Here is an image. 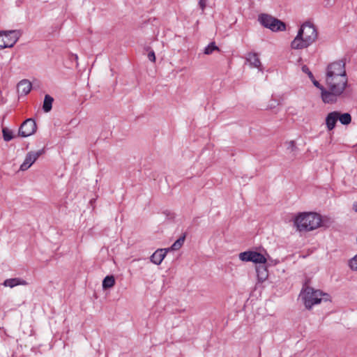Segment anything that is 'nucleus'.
Returning a JSON list of instances; mask_svg holds the SVG:
<instances>
[{"mask_svg": "<svg viewBox=\"0 0 357 357\" xmlns=\"http://www.w3.org/2000/svg\"><path fill=\"white\" fill-rule=\"evenodd\" d=\"M289 144H290V146H291V147H294V142L293 141L290 142V143H289Z\"/></svg>", "mask_w": 357, "mask_h": 357, "instance_id": "2f4dec72", "label": "nucleus"}, {"mask_svg": "<svg viewBox=\"0 0 357 357\" xmlns=\"http://www.w3.org/2000/svg\"><path fill=\"white\" fill-rule=\"evenodd\" d=\"M206 3V0H199V4L202 10H204L205 8Z\"/></svg>", "mask_w": 357, "mask_h": 357, "instance_id": "c756f323", "label": "nucleus"}, {"mask_svg": "<svg viewBox=\"0 0 357 357\" xmlns=\"http://www.w3.org/2000/svg\"><path fill=\"white\" fill-rule=\"evenodd\" d=\"M3 137L4 141L9 142L13 138V131L7 128H3L2 130Z\"/></svg>", "mask_w": 357, "mask_h": 357, "instance_id": "4be33fe9", "label": "nucleus"}, {"mask_svg": "<svg viewBox=\"0 0 357 357\" xmlns=\"http://www.w3.org/2000/svg\"><path fill=\"white\" fill-rule=\"evenodd\" d=\"M239 259L243 261H252L256 264H266V259L261 253L255 251H246L239 254Z\"/></svg>", "mask_w": 357, "mask_h": 357, "instance_id": "6e6552de", "label": "nucleus"}, {"mask_svg": "<svg viewBox=\"0 0 357 357\" xmlns=\"http://www.w3.org/2000/svg\"><path fill=\"white\" fill-rule=\"evenodd\" d=\"M36 123L32 119L25 120L19 129V135L22 137H26L34 134L36 131Z\"/></svg>", "mask_w": 357, "mask_h": 357, "instance_id": "1a4fd4ad", "label": "nucleus"}, {"mask_svg": "<svg viewBox=\"0 0 357 357\" xmlns=\"http://www.w3.org/2000/svg\"><path fill=\"white\" fill-rule=\"evenodd\" d=\"M353 208L355 211L357 212V202L354 204Z\"/></svg>", "mask_w": 357, "mask_h": 357, "instance_id": "7c9ffc66", "label": "nucleus"}, {"mask_svg": "<svg viewBox=\"0 0 357 357\" xmlns=\"http://www.w3.org/2000/svg\"><path fill=\"white\" fill-rule=\"evenodd\" d=\"M27 282L26 280L20 278H9L4 280L3 285L5 287H8L10 288H13L18 285H26Z\"/></svg>", "mask_w": 357, "mask_h": 357, "instance_id": "dca6fc26", "label": "nucleus"}, {"mask_svg": "<svg viewBox=\"0 0 357 357\" xmlns=\"http://www.w3.org/2000/svg\"><path fill=\"white\" fill-rule=\"evenodd\" d=\"M312 82L313 84L321 91V97L323 102L324 103L328 104V101H326V100L324 98L325 97L324 96V91H328V89H326L325 87H324L321 84H320V83L318 81L314 79V78L312 79Z\"/></svg>", "mask_w": 357, "mask_h": 357, "instance_id": "aec40b11", "label": "nucleus"}, {"mask_svg": "<svg viewBox=\"0 0 357 357\" xmlns=\"http://www.w3.org/2000/svg\"><path fill=\"white\" fill-rule=\"evenodd\" d=\"M257 276L259 282L265 281L268 275L266 264H259L256 267Z\"/></svg>", "mask_w": 357, "mask_h": 357, "instance_id": "4468645a", "label": "nucleus"}, {"mask_svg": "<svg viewBox=\"0 0 357 357\" xmlns=\"http://www.w3.org/2000/svg\"><path fill=\"white\" fill-rule=\"evenodd\" d=\"M181 248V246L180 245H178V244H177V243L175 241V242L172 245V246H171L170 248H165V249H166V250H168V252H169V250H173V251H174V250H179Z\"/></svg>", "mask_w": 357, "mask_h": 357, "instance_id": "cd10ccee", "label": "nucleus"}, {"mask_svg": "<svg viewBox=\"0 0 357 357\" xmlns=\"http://www.w3.org/2000/svg\"><path fill=\"white\" fill-rule=\"evenodd\" d=\"M338 112L337 111H333L331 112H329L325 119L326 126L328 130V131L333 130L336 126V123L338 121Z\"/></svg>", "mask_w": 357, "mask_h": 357, "instance_id": "9b49d317", "label": "nucleus"}, {"mask_svg": "<svg viewBox=\"0 0 357 357\" xmlns=\"http://www.w3.org/2000/svg\"><path fill=\"white\" fill-rule=\"evenodd\" d=\"M302 71L306 73L308 75L309 78L311 80H312V79L314 78L313 74L307 66H303L302 67Z\"/></svg>", "mask_w": 357, "mask_h": 357, "instance_id": "b1692460", "label": "nucleus"}, {"mask_svg": "<svg viewBox=\"0 0 357 357\" xmlns=\"http://www.w3.org/2000/svg\"><path fill=\"white\" fill-rule=\"evenodd\" d=\"M246 61L250 63V66L252 68H259V70H261V61L259 59V56L257 53L249 52L246 55Z\"/></svg>", "mask_w": 357, "mask_h": 357, "instance_id": "2eb2a0df", "label": "nucleus"}, {"mask_svg": "<svg viewBox=\"0 0 357 357\" xmlns=\"http://www.w3.org/2000/svg\"><path fill=\"white\" fill-rule=\"evenodd\" d=\"M185 237H186V233H183L182 234L181 236H180L176 241V242L177 243V244L180 245L181 247L182 245H183L184 243V241H185Z\"/></svg>", "mask_w": 357, "mask_h": 357, "instance_id": "a878e982", "label": "nucleus"}, {"mask_svg": "<svg viewBox=\"0 0 357 357\" xmlns=\"http://www.w3.org/2000/svg\"><path fill=\"white\" fill-rule=\"evenodd\" d=\"M279 105V102L277 100H270L267 108L268 109H274Z\"/></svg>", "mask_w": 357, "mask_h": 357, "instance_id": "393cba45", "label": "nucleus"}, {"mask_svg": "<svg viewBox=\"0 0 357 357\" xmlns=\"http://www.w3.org/2000/svg\"><path fill=\"white\" fill-rule=\"evenodd\" d=\"M115 284V279L113 275H107L102 281V288L107 289L112 287Z\"/></svg>", "mask_w": 357, "mask_h": 357, "instance_id": "6ab92c4d", "label": "nucleus"}, {"mask_svg": "<svg viewBox=\"0 0 357 357\" xmlns=\"http://www.w3.org/2000/svg\"><path fill=\"white\" fill-rule=\"evenodd\" d=\"M168 252V250L165 249H158L156 251L153 252V254L151 256L150 260L152 263L160 265L164 258L165 257L167 253Z\"/></svg>", "mask_w": 357, "mask_h": 357, "instance_id": "f8f14e48", "label": "nucleus"}, {"mask_svg": "<svg viewBox=\"0 0 357 357\" xmlns=\"http://www.w3.org/2000/svg\"><path fill=\"white\" fill-rule=\"evenodd\" d=\"M325 82L328 91H324V98L328 101V104L335 103L347 87L348 77L347 76L325 77Z\"/></svg>", "mask_w": 357, "mask_h": 357, "instance_id": "f257e3e1", "label": "nucleus"}, {"mask_svg": "<svg viewBox=\"0 0 357 357\" xmlns=\"http://www.w3.org/2000/svg\"><path fill=\"white\" fill-rule=\"evenodd\" d=\"M32 84L27 79L21 80L17 84V92L20 95L26 96L31 90Z\"/></svg>", "mask_w": 357, "mask_h": 357, "instance_id": "ddd939ff", "label": "nucleus"}, {"mask_svg": "<svg viewBox=\"0 0 357 357\" xmlns=\"http://www.w3.org/2000/svg\"><path fill=\"white\" fill-rule=\"evenodd\" d=\"M317 38V31L315 26L305 22L299 29L298 33L291 43V47L294 50H302L312 45Z\"/></svg>", "mask_w": 357, "mask_h": 357, "instance_id": "f03ea898", "label": "nucleus"}, {"mask_svg": "<svg viewBox=\"0 0 357 357\" xmlns=\"http://www.w3.org/2000/svg\"><path fill=\"white\" fill-rule=\"evenodd\" d=\"M300 297L305 307L310 310L314 305L319 304L322 300H327L328 295L319 289L306 287L301 291Z\"/></svg>", "mask_w": 357, "mask_h": 357, "instance_id": "20e7f679", "label": "nucleus"}, {"mask_svg": "<svg viewBox=\"0 0 357 357\" xmlns=\"http://www.w3.org/2000/svg\"><path fill=\"white\" fill-rule=\"evenodd\" d=\"M337 116L338 120L342 125L347 126L351 122V116L349 113L341 114L338 112Z\"/></svg>", "mask_w": 357, "mask_h": 357, "instance_id": "a211bd4d", "label": "nucleus"}, {"mask_svg": "<svg viewBox=\"0 0 357 357\" xmlns=\"http://www.w3.org/2000/svg\"><path fill=\"white\" fill-rule=\"evenodd\" d=\"M44 149L38 150V151L29 152L24 158L23 163L20 165V170H27L38 158L40 155L44 153Z\"/></svg>", "mask_w": 357, "mask_h": 357, "instance_id": "9d476101", "label": "nucleus"}, {"mask_svg": "<svg viewBox=\"0 0 357 357\" xmlns=\"http://www.w3.org/2000/svg\"><path fill=\"white\" fill-rule=\"evenodd\" d=\"M258 21L263 26L274 32L282 31L286 29V24L283 22L268 14H260Z\"/></svg>", "mask_w": 357, "mask_h": 357, "instance_id": "39448f33", "label": "nucleus"}, {"mask_svg": "<svg viewBox=\"0 0 357 357\" xmlns=\"http://www.w3.org/2000/svg\"><path fill=\"white\" fill-rule=\"evenodd\" d=\"M346 58L330 63L326 68V77L347 76L346 72Z\"/></svg>", "mask_w": 357, "mask_h": 357, "instance_id": "423d86ee", "label": "nucleus"}, {"mask_svg": "<svg viewBox=\"0 0 357 357\" xmlns=\"http://www.w3.org/2000/svg\"><path fill=\"white\" fill-rule=\"evenodd\" d=\"M349 265L352 270L357 271V255L350 259Z\"/></svg>", "mask_w": 357, "mask_h": 357, "instance_id": "5701e85b", "label": "nucleus"}, {"mask_svg": "<svg viewBox=\"0 0 357 357\" xmlns=\"http://www.w3.org/2000/svg\"><path fill=\"white\" fill-rule=\"evenodd\" d=\"M53 101L54 98L52 96L45 95L43 105V109L45 112H49L52 109Z\"/></svg>", "mask_w": 357, "mask_h": 357, "instance_id": "f3484780", "label": "nucleus"}, {"mask_svg": "<svg viewBox=\"0 0 357 357\" xmlns=\"http://www.w3.org/2000/svg\"><path fill=\"white\" fill-rule=\"evenodd\" d=\"M148 58L151 61L155 62V56L153 51H151L149 52L148 54Z\"/></svg>", "mask_w": 357, "mask_h": 357, "instance_id": "c85d7f7f", "label": "nucleus"}, {"mask_svg": "<svg viewBox=\"0 0 357 357\" xmlns=\"http://www.w3.org/2000/svg\"><path fill=\"white\" fill-rule=\"evenodd\" d=\"M20 33L17 30L0 31V49L10 48L17 43Z\"/></svg>", "mask_w": 357, "mask_h": 357, "instance_id": "0eeeda50", "label": "nucleus"}, {"mask_svg": "<svg viewBox=\"0 0 357 357\" xmlns=\"http://www.w3.org/2000/svg\"><path fill=\"white\" fill-rule=\"evenodd\" d=\"M185 237H186V233H183L182 234L181 236H180L176 241V242L177 243V244L180 245L181 247L182 245H183L184 243V241H185Z\"/></svg>", "mask_w": 357, "mask_h": 357, "instance_id": "bb28decb", "label": "nucleus"}, {"mask_svg": "<svg viewBox=\"0 0 357 357\" xmlns=\"http://www.w3.org/2000/svg\"><path fill=\"white\" fill-rule=\"evenodd\" d=\"M220 51L218 46L215 45L214 42L209 43L204 50V53L206 55L211 54L214 51Z\"/></svg>", "mask_w": 357, "mask_h": 357, "instance_id": "412c9836", "label": "nucleus"}, {"mask_svg": "<svg viewBox=\"0 0 357 357\" xmlns=\"http://www.w3.org/2000/svg\"><path fill=\"white\" fill-rule=\"evenodd\" d=\"M294 225L300 231H308L323 225V220L319 214L313 212L299 213L294 219Z\"/></svg>", "mask_w": 357, "mask_h": 357, "instance_id": "7ed1b4c3", "label": "nucleus"}]
</instances>
